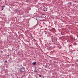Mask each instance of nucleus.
<instances>
[{
  "instance_id": "1",
  "label": "nucleus",
  "mask_w": 78,
  "mask_h": 78,
  "mask_svg": "<svg viewBox=\"0 0 78 78\" xmlns=\"http://www.w3.org/2000/svg\"><path fill=\"white\" fill-rule=\"evenodd\" d=\"M20 71L22 72H24L25 71V69L24 68H20Z\"/></svg>"
},
{
  "instance_id": "2",
  "label": "nucleus",
  "mask_w": 78,
  "mask_h": 78,
  "mask_svg": "<svg viewBox=\"0 0 78 78\" xmlns=\"http://www.w3.org/2000/svg\"><path fill=\"white\" fill-rule=\"evenodd\" d=\"M36 62H34L32 64L33 65H36Z\"/></svg>"
},
{
  "instance_id": "3",
  "label": "nucleus",
  "mask_w": 78,
  "mask_h": 78,
  "mask_svg": "<svg viewBox=\"0 0 78 78\" xmlns=\"http://www.w3.org/2000/svg\"><path fill=\"white\" fill-rule=\"evenodd\" d=\"M71 2H68V4L69 5H71Z\"/></svg>"
},
{
  "instance_id": "4",
  "label": "nucleus",
  "mask_w": 78,
  "mask_h": 78,
  "mask_svg": "<svg viewBox=\"0 0 78 78\" xmlns=\"http://www.w3.org/2000/svg\"><path fill=\"white\" fill-rule=\"evenodd\" d=\"M7 62H8V61H7V60H5V62H4L6 63Z\"/></svg>"
},
{
  "instance_id": "5",
  "label": "nucleus",
  "mask_w": 78,
  "mask_h": 78,
  "mask_svg": "<svg viewBox=\"0 0 78 78\" xmlns=\"http://www.w3.org/2000/svg\"><path fill=\"white\" fill-rule=\"evenodd\" d=\"M3 10V8L2 7V8H1V10Z\"/></svg>"
},
{
  "instance_id": "6",
  "label": "nucleus",
  "mask_w": 78,
  "mask_h": 78,
  "mask_svg": "<svg viewBox=\"0 0 78 78\" xmlns=\"http://www.w3.org/2000/svg\"><path fill=\"white\" fill-rule=\"evenodd\" d=\"M39 76L41 77L42 76H41V75H39Z\"/></svg>"
},
{
  "instance_id": "7",
  "label": "nucleus",
  "mask_w": 78,
  "mask_h": 78,
  "mask_svg": "<svg viewBox=\"0 0 78 78\" xmlns=\"http://www.w3.org/2000/svg\"><path fill=\"white\" fill-rule=\"evenodd\" d=\"M45 68H48V66H45Z\"/></svg>"
},
{
  "instance_id": "8",
  "label": "nucleus",
  "mask_w": 78,
  "mask_h": 78,
  "mask_svg": "<svg viewBox=\"0 0 78 78\" xmlns=\"http://www.w3.org/2000/svg\"><path fill=\"white\" fill-rule=\"evenodd\" d=\"M7 56L9 57V55H8Z\"/></svg>"
},
{
  "instance_id": "9",
  "label": "nucleus",
  "mask_w": 78,
  "mask_h": 78,
  "mask_svg": "<svg viewBox=\"0 0 78 78\" xmlns=\"http://www.w3.org/2000/svg\"><path fill=\"white\" fill-rule=\"evenodd\" d=\"M3 7H5V6H3Z\"/></svg>"
},
{
  "instance_id": "10",
  "label": "nucleus",
  "mask_w": 78,
  "mask_h": 78,
  "mask_svg": "<svg viewBox=\"0 0 78 78\" xmlns=\"http://www.w3.org/2000/svg\"><path fill=\"white\" fill-rule=\"evenodd\" d=\"M76 2V1H75V2Z\"/></svg>"
},
{
  "instance_id": "11",
  "label": "nucleus",
  "mask_w": 78,
  "mask_h": 78,
  "mask_svg": "<svg viewBox=\"0 0 78 78\" xmlns=\"http://www.w3.org/2000/svg\"><path fill=\"white\" fill-rule=\"evenodd\" d=\"M3 7V6H2V8Z\"/></svg>"
},
{
  "instance_id": "12",
  "label": "nucleus",
  "mask_w": 78,
  "mask_h": 78,
  "mask_svg": "<svg viewBox=\"0 0 78 78\" xmlns=\"http://www.w3.org/2000/svg\"><path fill=\"white\" fill-rule=\"evenodd\" d=\"M53 37V36H52V37Z\"/></svg>"
},
{
  "instance_id": "13",
  "label": "nucleus",
  "mask_w": 78,
  "mask_h": 78,
  "mask_svg": "<svg viewBox=\"0 0 78 78\" xmlns=\"http://www.w3.org/2000/svg\"><path fill=\"white\" fill-rule=\"evenodd\" d=\"M37 71H36V72H37Z\"/></svg>"
},
{
  "instance_id": "14",
  "label": "nucleus",
  "mask_w": 78,
  "mask_h": 78,
  "mask_svg": "<svg viewBox=\"0 0 78 78\" xmlns=\"http://www.w3.org/2000/svg\"><path fill=\"white\" fill-rule=\"evenodd\" d=\"M16 10L17 11V9Z\"/></svg>"
}]
</instances>
